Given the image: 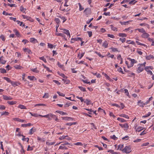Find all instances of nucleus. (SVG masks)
Segmentation results:
<instances>
[{
  "label": "nucleus",
  "mask_w": 154,
  "mask_h": 154,
  "mask_svg": "<svg viewBox=\"0 0 154 154\" xmlns=\"http://www.w3.org/2000/svg\"><path fill=\"white\" fill-rule=\"evenodd\" d=\"M131 151V148L130 146H126L122 150V152H123L126 153H129Z\"/></svg>",
  "instance_id": "obj_1"
},
{
  "label": "nucleus",
  "mask_w": 154,
  "mask_h": 154,
  "mask_svg": "<svg viewBox=\"0 0 154 154\" xmlns=\"http://www.w3.org/2000/svg\"><path fill=\"white\" fill-rule=\"evenodd\" d=\"M137 66L138 67L137 69V73H139L143 70L144 68L143 67V66L141 65L140 64H139Z\"/></svg>",
  "instance_id": "obj_2"
},
{
  "label": "nucleus",
  "mask_w": 154,
  "mask_h": 154,
  "mask_svg": "<svg viewBox=\"0 0 154 154\" xmlns=\"http://www.w3.org/2000/svg\"><path fill=\"white\" fill-rule=\"evenodd\" d=\"M45 118H48V120L50 121L51 119V117L53 118V119H54L55 117H56V115H54L51 113H49L47 115H45Z\"/></svg>",
  "instance_id": "obj_3"
},
{
  "label": "nucleus",
  "mask_w": 154,
  "mask_h": 154,
  "mask_svg": "<svg viewBox=\"0 0 154 154\" xmlns=\"http://www.w3.org/2000/svg\"><path fill=\"white\" fill-rule=\"evenodd\" d=\"M128 59L131 61L130 64L129 65V67H130L133 66L134 63H137V61L134 59H131L130 58H128Z\"/></svg>",
  "instance_id": "obj_4"
},
{
  "label": "nucleus",
  "mask_w": 154,
  "mask_h": 154,
  "mask_svg": "<svg viewBox=\"0 0 154 154\" xmlns=\"http://www.w3.org/2000/svg\"><path fill=\"white\" fill-rule=\"evenodd\" d=\"M91 9L89 8H86L84 11V13L86 15L90 14H91Z\"/></svg>",
  "instance_id": "obj_5"
},
{
  "label": "nucleus",
  "mask_w": 154,
  "mask_h": 154,
  "mask_svg": "<svg viewBox=\"0 0 154 154\" xmlns=\"http://www.w3.org/2000/svg\"><path fill=\"white\" fill-rule=\"evenodd\" d=\"M119 125L122 128H125L127 130L128 129L129 126L127 123H125L124 124H119Z\"/></svg>",
  "instance_id": "obj_6"
},
{
  "label": "nucleus",
  "mask_w": 154,
  "mask_h": 154,
  "mask_svg": "<svg viewBox=\"0 0 154 154\" xmlns=\"http://www.w3.org/2000/svg\"><path fill=\"white\" fill-rule=\"evenodd\" d=\"M11 83V85L14 87L18 86L20 84V83L19 82H14L12 81Z\"/></svg>",
  "instance_id": "obj_7"
},
{
  "label": "nucleus",
  "mask_w": 154,
  "mask_h": 154,
  "mask_svg": "<svg viewBox=\"0 0 154 154\" xmlns=\"http://www.w3.org/2000/svg\"><path fill=\"white\" fill-rule=\"evenodd\" d=\"M14 121H17L21 122H26V121L24 120L21 119L19 118H14Z\"/></svg>",
  "instance_id": "obj_8"
},
{
  "label": "nucleus",
  "mask_w": 154,
  "mask_h": 154,
  "mask_svg": "<svg viewBox=\"0 0 154 154\" xmlns=\"http://www.w3.org/2000/svg\"><path fill=\"white\" fill-rule=\"evenodd\" d=\"M55 35L57 36H60L63 37L65 40H66V38H65V35L62 33H56Z\"/></svg>",
  "instance_id": "obj_9"
},
{
  "label": "nucleus",
  "mask_w": 154,
  "mask_h": 154,
  "mask_svg": "<svg viewBox=\"0 0 154 154\" xmlns=\"http://www.w3.org/2000/svg\"><path fill=\"white\" fill-rule=\"evenodd\" d=\"M149 36V35L148 33H147L145 31V32H144L141 35L142 38H148Z\"/></svg>",
  "instance_id": "obj_10"
},
{
  "label": "nucleus",
  "mask_w": 154,
  "mask_h": 154,
  "mask_svg": "<svg viewBox=\"0 0 154 154\" xmlns=\"http://www.w3.org/2000/svg\"><path fill=\"white\" fill-rule=\"evenodd\" d=\"M30 42L35 44L36 43H38L37 40L34 38H30Z\"/></svg>",
  "instance_id": "obj_11"
},
{
  "label": "nucleus",
  "mask_w": 154,
  "mask_h": 154,
  "mask_svg": "<svg viewBox=\"0 0 154 154\" xmlns=\"http://www.w3.org/2000/svg\"><path fill=\"white\" fill-rule=\"evenodd\" d=\"M138 103L139 105L142 107H143L146 104L143 103V102H141V100H139L138 102Z\"/></svg>",
  "instance_id": "obj_12"
},
{
  "label": "nucleus",
  "mask_w": 154,
  "mask_h": 154,
  "mask_svg": "<svg viewBox=\"0 0 154 154\" xmlns=\"http://www.w3.org/2000/svg\"><path fill=\"white\" fill-rule=\"evenodd\" d=\"M3 99L5 100H11L12 98L10 97H8L6 95H3Z\"/></svg>",
  "instance_id": "obj_13"
},
{
  "label": "nucleus",
  "mask_w": 154,
  "mask_h": 154,
  "mask_svg": "<svg viewBox=\"0 0 154 154\" xmlns=\"http://www.w3.org/2000/svg\"><path fill=\"white\" fill-rule=\"evenodd\" d=\"M36 130L35 128H32L29 130V134H32Z\"/></svg>",
  "instance_id": "obj_14"
},
{
  "label": "nucleus",
  "mask_w": 154,
  "mask_h": 154,
  "mask_svg": "<svg viewBox=\"0 0 154 154\" xmlns=\"http://www.w3.org/2000/svg\"><path fill=\"white\" fill-rule=\"evenodd\" d=\"M23 50L24 52H27L29 54H30L32 53L31 50L28 48H23Z\"/></svg>",
  "instance_id": "obj_15"
},
{
  "label": "nucleus",
  "mask_w": 154,
  "mask_h": 154,
  "mask_svg": "<svg viewBox=\"0 0 154 154\" xmlns=\"http://www.w3.org/2000/svg\"><path fill=\"white\" fill-rule=\"evenodd\" d=\"M136 30H138L139 32L143 33H144V32H145V30L143 28H137L135 29Z\"/></svg>",
  "instance_id": "obj_16"
},
{
  "label": "nucleus",
  "mask_w": 154,
  "mask_h": 154,
  "mask_svg": "<svg viewBox=\"0 0 154 154\" xmlns=\"http://www.w3.org/2000/svg\"><path fill=\"white\" fill-rule=\"evenodd\" d=\"M119 116L121 117H124L127 119H129V117L128 115L124 114H121L119 115Z\"/></svg>",
  "instance_id": "obj_17"
},
{
  "label": "nucleus",
  "mask_w": 154,
  "mask_h": 154,
  "mask_svg": "<svg viewBox=\"0 0 154 154\" xmlns=\"http://www.w3.org/2000/svg\"><path fill=\"white\" fill-rule=\"evenodd\" d=\"M154 58V57L151 55L150 54L149 55L147 56L146 57V60H149L151 59H153Z\"/></svg>",
  "instance_id": "obj_18"
},
{
  "label": "nucleus",
  "mask_w": 154,
  "mask_h": 154,
  "mask_svg": "<svg viewBox=\"0 0 154 154\" xmlns=\"http://www.w3.org/2000/svg\"><path fill=\"white\" fill-rule=\"evenodd\" d=\"M56 112L59 113L62 115H67V114L66 112H64L63 111H60V110H57L56 111Z\"/></svg>",
  "instance_id": "obj_19"
},
{
  "label": "nucleus",
  "mask_w": 154,
  "mask_h": 154,
  "mask_svg": "<svg viewBox=\"0 0 154 154\" xmlns=\"http://www.w3.org/2000/svg\"><path fill=\"white\" fill-rule=\"evenodd\" d=\"M84 102L88 105L91 104V100L89 99H86Z\"/></svg>",
  "instance_id": "obj_20"
},
{
  "label": "nucleus",
  "mask_w": 154,
  "mask_h": 154,
  "mask_svg": "<svg viewBox=\"0 0 154 154\" xmlns=\"http://www.w3.org/2000/svg\"><path fill=\"white\" fill-rule=\"evenodd\" d=\"M62 119L63 120H66V121H69V119H70L71 120H73V119L72 118L70 117H62Z\"/></svg>",
  "instance_id": "obj_21"
},
{
  "label": "nucleus",
  "mask_w": 154,
  "mask_h": 154,
  "mask_svg": "<svg viewBox=\"0 0 154 154\" xmlns=\"http://www.w3.org/2000/svg\"><path fill=\"white\" fill-rule=\"evenodd\" d=\"M102 73L107 79L109 80L110 81H112V79L106 73L104 72H103Z\"/></svg>",
  "instance_id": "obj_22"
},
{
  "label": "nucleus",
  "mask_w": 154,
  "mask_h": 154,
  "mask_svg": "<svg viewBox=\"0 0 154 154\" xmlns=\"http://www.w3.org/2000/svg\"><path fill=\"white\" fill-rule=\"evenodd\" d=\"M32 125L30 123H29L28 124H22L21 125V126L23 127H27L28 126H29L31 125Z\"/></svg>",
  "instance_id": "obj_23"
},
{
  "label": "nucleus",
  "mask_w": 154,
  "mask_h": 154,
  "mask_svg": "<svg viewBox=\"0 0 154 154\" xmlns=\"http://www.w3.org/2000/svg\"><path fill=\"white\" fill-rule=\"evenodd\" d=\"M71 40L72 41H76L80 40V41H82V39L81 38H80V37H76V38H72Z\"/></svg>",
  "instance_id": "obj_24"
},
{
  "label": "nucleus",
  "mask_w": 154,
  "mask_h": 154,
  "mask_svg": "<svg viewBox=\"0 0 154 154\" xmlns=\"http://www.w3.org/2000/svg\"><path fill=\"white\" fill-rule=\"evenodd\" d=\"M108 43L107 42L105 41L104 42L102 46L104 47L105 48H107L108 47Z\"/></svg>",
  "instance_id": "obj_25"
},
{
  "label": "nucleus",
  "mask_w": 154,
  "mask_h": 154,
  "mask_svg": "<svg viewBox=\"0 0 154 154\" xmlns=\"http://www.w3.org/2000/svg\"><path fill=\"white\" fill-rule=\"evenodd\" d=\"M57 17L60 18L61 19L63 20V23H64L66 20V19L64 17L61 16L60 15H57Z\"/></svg>",
  "instance_id": "obj_26"
},
{
  "label": "nucleus",
  "mask_w": 154,
  "mask_h": 154,
  "mask_svg": "<svg viewBox=\"0 0 154 154\" xmlns=\"http://www.w3.org/2000/svg\"><path fill=\"white\" fill-rule=\"evenodd\" d=\"M124 146L123 144H120L119 145L117 150L119 149L120 150H121L122 151L123 150V148Z\"/></svg>",
  "instance_id": "obj_27"
},
{
  "label": "nucleus",
  "mask_w": 154,
  "mask_h": 154,
  "mask_svg": "<svg viewBox=\"0 0 154 154\" xmlns=\"http://www.w3.org/2000/svg\"><path fill=\"white\" fill-rule=\"evenodd\" d=\"M117 120L121 122H125L126 121L124 119L119 117L118 118Z\"/></svg>",
  "instance_id": "obj_28"
},
{
  "label": "nucleus",
  "mask_w": 154,
  "mask_h": 154,
  "mask_svg": "<svg viewBox=\"0 0 154 154\" xmlns=\"http://www.w3.org/2000/svg\"><path fill=\"white\" fill-rule=\"evenodd\" d=\"M149 69H153L152 67V66H146L145 67V69L147 72H148V71H149Z\"/></svg>",
  "instance_id": "obj_29"
},
{
  "label": "nucleus",
  "mask_w": 154,
  "mask_h": 154,
  "mask_svg": "<svg viewBox=\"0 0 154 154\" xmlns=\"http://www.w3.org/2000/svg\"><path fill=\"white\" fill-rule=\"evenodd\" d=\"M18 108L21 109H26V107L24 105L20 104L18 106Z\"/></svg>",
  "instance_id": "obj_30"
},
{
  "label": "nucleus",
  "mask_w": 154,
  "mask_h": 154,
  "mask_svg": "<svg viewBox=\"0 0 154 154\" xmlns=\"http://www.w3.org/2000/svg\"><path fill=\"white\" fill-rule=\"evenodd\" d=\"M63 32L66 35H69V32L68 30L65 29Z\"/></svg>",
  "instance_id": "obj_31"
},
{
  "label": "nucleus",
  "mask_w": 154,
  "mask_h": 154,
  "mask_svg": "<svg viewBox=\"0 0 154 154\" xmlns=\"http://www.w3.org/2000/svg\"><path fill=\"white\" fill-rule=\"evenodd\" d=\"M108 152H109L112 154H118L119 153L116 152H115L113 150H109L108 151Z\"/></svg>",
  "instance_id": "obj_32"
},
{
  "label": "nucleus",
  "mask_w": 154,
  "mask_h": 154,
  "mask_svg": "<svg viewBox=\"0 0 154 154\" xmlns=\"http://www.w3.org/2000/svg\"><path fill=\"white\" fill-rule=\"evenodd\" d=\"M31 70L34 72L38 73L39 72L38 70H37L36 68L34 69H31Z\"/></svg>",
  "instance_id": "obj_33"
},
{
  "label": "nucleus",
  "mask_w": 154,
  "mask_h": 154,
  "mask_svg": "<svg viewBox=\"0 0 154 154\" xmlns=\"http://www.w3.org/2000/svg\"><path fill=\"white\" fill-rule=\"evenodd\" d=\"M14 32L15 33V34L17 35V36L18 37H19L20 34L18 31L16 29H14Z\"/></svg>",
  "instance_id": "obj_34"
},
{
  "label": "nucleus",
  "mask_w": 154,
  "mask_h": 154,
  "mask_svg": "<svg viewBox=\"0 0 154 154\" xmlns=\"http://www.w3.org/2000/svg\"><path fill=\"white\" fill-rule=\"evenodd\" d=\"M1 72L2 73H6L7 72L6 70L4 68H0Z\"/></svg>",
  "instance_id": "obj_35"
},
{
  "label": "nucleus",
  "mask_w": 154,
  "mask_h": 154,
  "mask_svg": "<svg viewBox=\"0 0 154 154\" xmlns=\"http://www.w3.org/2000/svg\"><path fill=\"white\" fill-rule=\"evenodd\" d=\"M111 28L114 31H116L117 30V28L113 26L112 25H110Z\"/></svg>",
  "instance_id": "obj_36"
},
{
  "label": "nucleus",
  "mask_w": 154,
  "mask_h": 154,
  "mask_svg": "<svg viewBox=\"0 0 154 154\" xmlns=\"http://www.w3.org/2000/svg\"><path fill=\"white\" fill-rule=\"evenodd\" d=\"M85 54V52L82 53L81 54L79 53L78 55V57H79L80 59H81V58Z\"/></svg>",
  "instance_id": "obj_37"
},
{
  "label": "nucleus",
  "mask_w": 154,
  "mask_h": 154,
  "mask_svg": "<svg viewBox=\"0 0 154 154\" xmlns=\"http://www.w3.org/2000/svg\"><path fill=\"white\" fill-rule=\"evenodd\" d=\"M54 21H55L56 24H60V21L58 18H56L54 19Z\"/></svg>",
  "instance_id": "obj_38"
},
{
  "label": "nucleus",
  "mask_w": 154,
  "mask_h": 154,
  "mask_svg": "<svg viewBox=\"0 0 154 154\" xmlns=\"http://www.w3.org/2000/svg\"><path fill=\"white\" fill-rule=\"evenodd\" d=\"M3 79L5 80L6 81H7L9 83H11V81L10 79L9 78H8V77H3Z\"/></svg>",
  "instance_id": "obj_39"
},
{
  "label": "nucleus",
  "mask_w": 154,
  "mask_h": 154,
  "mask_svg": "<svg viewBox=\"0 0 154 154\" xmlns=\"http://www.w3.org/2000/svg\"><path fill=\"white\" fill-rule=\"evenodd\" d=\"M7 103L10 105H13L16 103V102L15 101H8L7 102Z\"/></svg>",
  "instance_id": "obj_40"
},
{
  "label": "nucleus",
  "mask_w": 154,
  "mask_h": 154,
  "mask_svg": "<svg viewBox=\"0 0 154 154\" xmlns=\"http://www.w3.org/2000/svg\"><path fill=\"white\" fill-rule=\"evenodd\" d=\"M79 6V10L80 11H82L84 9V8L82 6L80 3H78Z\"/></svg>",
  "instance_id": "obj_41"
},
{
  "label": "nucleus",
  "mask_w": 154,
  "mask_h": 154,
  "mask_svg": "<svg viewBox=\"0 0 154 154\" xmlns=\"http://www.w3.org/2000/svg\"><path fill=\"white\" fill-rule=\"evenodd\" d=\"M61 143H62L61 145H62L63 146V145H70V143H68V142H67L66 141H64L63 142H61Z\"/></svg>",
  "instance_id": "obj_42"
},
{
  "label": "nucleus",
  "mask_w": 154,
  "mask_h": 154,
  "mask_svg": "<svg viewBox=\"0 0 154 154\" xmlns=\"http://www.w3.org/2000/svg\"><path fill=\"white\" fill-rule=\"evenodd\" d=\"M78 88L81 91H82L85 92L86 91V89L85 88L81 86H79Z\"/></svg>",
  "instance_id": "obj_43"
},
{
  "label": "nucleus",
  "mask_w": 154,
  "mask_h": 154,
  "mask_svg": "<svg viewBox=\"0 0 154 154\" xmlns=\"http://www.w3.org/2000/svg\"><path fill=\"white\" fill-rule=\"evenodd\" d=\"M119 36L120 37H126L127 35L123 33H119Z\"/></svg>",
  "instance_id": "obj_44"
},
{
  "label": "nucleus",
  "mask_w": 154,
  "mask_h": 154,
  "mask_svg": "<svg viewBox=\"0 0 154 154\" xmlns=\"http://www.w3.org/2000/svg\"><path fill=\"white\" fill-rule=\"evenodd\" d=\"M62 80L66 84H69L70 83V81L68 80H65L63 79H62Z\"/></svg>",
  "instance_id": "obj_45"
},
{
  "label": "nucleus",
  "mask_w": 154,
  "mask_h": 154,
  "mask_svg": "<svg viewBox=\"0 0 154 154\" xmlns=\"http://www.w3.org/2000/svg\"><path fill=\"white\" fill-rule=\"evenodd\" d=\"M3 58H2V59L0 60V63L3 64H5L6 61L5 60H4Z\"/></svg>",
  "instance_id": "obj_46"
},
{
  "label": "nucleus",
  "mask_w": 154,
  "mask_h": 154,
  "mask_svg": "<svg viewBox=\"0 0 154 154\" xmlns=\"http://www.w3.org/2000/svg\"><path fill=\"white\" fill-rule=\"evenodd\" d=\"M15 68L17 69H21L23 67L18 65H16L14 66Z\"/></svg>",
  "instance_id": "obj_47"
},
{
  "label": "nucleus",
  "mask_w": 154,
  "mask_h": 154,
  "mask_svg": "<svg viewBox=\"0 0 154 154\" xmlns=\"http://www.w3.org/2000/svg\"><path fill=\"white\" fill-rule=\"evenodd\" d=\"M2 14L3 15L7 16V15H11L12 14L11 13H9L7 12H6L5 11H4L3 12Z\"/></svg>",
  "instance_id": "obj_48"
},
{
  "label": "nucleus",
  "mask_w": 154,
  "mask_h": 154,
  "mask_svg": "<svg viewBox=\"0 0 154 154\" xmlns=\"http://www.w3.org/2000/svg\"><path fill=\"white\" fill-rule=\"evenodd\" d=\"M59 74L64 79H66L67 78V77L65 76V75L63 73H60Z\"/></svg>",
  "instance_id": "obj_49"
},
{
  "label": "nucleus",
  "mask_w": 154,
  "mask_h": 154,
  "mask_svg": "<svg viewBox=\"0 0 154 154\" xmlns=\"http://www.w3.org/2000/svg\"><path fill=\"white\" fill-rule=\"evenodd\" d=\"M28 78L31 81H32L35 78V77L33 76H28Z\"/></svg>",
  "instance_id": "obj_50"
},
{
  "label": "nucleus",
  "mask_w": 154,
  "mask_h": 154,
  "mask_svg": "<svg viewBox=\"0 0 154 154\" xmlns=\"http://www.w3.org/2000/svg\"><path fill=\"white\" fill-rule=\"evenodd\" d=\"M9 114V113L7 111H5L4 112H3L2 113L1 115H5V116H8Z\"/></svg>",
  "instance_id": "obj_51"
},
{
  "label": "nucleus",
  "mask_w": 154,
  "mask_h": 154,
  "mask_svg": "<svg viewBox=\"0 0 154 154\" xmlns=\"http://www.w3.org/2000/svg\"><path fill=\"white\" fill-rule=\"evenodd\" d=\"M17 22L18 24L20 26H24L25 25L24 24H23V23L22 22H20L19 21H17Z\"/></svg>",
  "instance_id": "obj_52"
},
{
  "label": "nucleus",
  "mask_w": 154,
  "mask_h": 154,
  "mask_svg": "<svg viewBox=\"0 0 154 154\" xmlns=\"http://www.w3.org/2000/svg\"><path fill=\"white\" fill-rule=\"evenodd\" d=\"M111 49L113 52H115L116 51L119 52L117 49V48H111Z\"/></svg>",
  "instance_id": "obj_53"
},
{
  "label": "nucleus",
  "mask_w": 154,
  "mask_h": 154,
  "mask_svg": "<svg viewBox=\"0 0 154 154\" xmlns=\"http://www.w3.org/2000/svg\"><path fill=\"white\" fill-rule=\"evenodd\" d=\"M66 137H68V136H62L60 137L59 139L60 140H62L63 139H65Z\"/></svg>",
  "instance_id": "obj_54"
},
{
  "label": "nucleus",
  "mask_w": 154,
  "mask_h": 154,
  "mask_svg": "<svg viewBox=\"0 0 154 154\" xmlns=\"http://www.w3.org/2000/svg\"><path fill=\"white\" fill-rule=\"evenodd\" d=\"M143 129V128L141 127H139L136 130V131L140 132Z\"/></svg>",
  "instance_id": "obj_55"
},
{
  "label": "nucleus",
  "mask_w": 154,
  "mask_h": 154,
  "mask_svg": "<svg viewBox=\"0 0 154 154\" xmlns=\"http://www.w3.org/2000/svg\"><path fill=\"white\" fill-rule=\"evenodd\" d=\"M39 58L40 59L43 61L45 63L47 62L46 59L44 57H39Z\"/></svg>",
  "instance_id": "obj_56"
},
{
  "label": "nucleus",
  "mask_w": 154,
  "mask_h": 154,
  "mask_svg": "<svg viewBox=\"0 0 154 154\" xmlns=\"http://www.w3.org/2000/svg\"><path fill=\"white\" fill-rule=\"evenodd\" d=\"M57 93L59 94V95L60 96L63 97H64L65 96V94L63 93H61L59 91H57Z\"/></svg>",
  "instance_id": "obj_57"
},
{
  "label": "nucleus",
  "mask_w": 154,
  "mask_h": 154,
  "mask_svg": "<svg viewBox=\"0 0 154 154\" xmlns=\"http://www.w3.org/2000/svg\"><path fill=\"white\" fill-rule=\"evenodd\" d=\"M49 97V94L48 93H45L44 95L43 96V98H48Z\"/></svg>",
  "instance_id": "obj_58"
},
{
  "label": "nucleus",
  "mask_w": 154,
  "mask_h": 154,
  "mask_svg": "<svg viewBox=\"0 0 154 154\" xmlns=\"http://www.w3.org/2000/svg\"><path fill=\"white\" fill-rule=\"evenodd\" d=\"M95 53L97 55H98L100 57H101L102 58H103L104 57V56L101 55V54L99 52H98L97 51H95Z\"/></svg>",
  "instance_id": "obj_59"
},
{
  "label": "nucleus",
  "mask_w": 154,
  "mask_h": 154,
  "mask_svg": "<svg viewBox=\"0 0 154 154\" xmlns=\"http://www.w3.org/2000/svg\"><path fill=\"white\" fill-rule=\"evenodd\" d=\"M42 65L43 66V67L46 69V70L48 71L49 72H50L51 71V70H50L49 68L47 67L44 64H42Z\"/></svg>",
  "instance_id": "obj_60"
},
{
  "label": "nucleus",
  "mask_w": 154,
  "mask_h": 154,
  "mask_svg": "<svg viewBox=\"0 0 154 154\" xmlns=\"http://www.w3.org/2000/svg\"><path fill=\"white\" fill-rule=\"evenodd\" d=\"M111 138L112 139L115 140H117L118 139V138L116 137L115 135H113L112 136H111Z\"/></svg>",
  "instance_id": "obj_61"
},
{
  "label": "nucleus",
  "mask_w": 154,
  "mask_h": 154,
  "mask_svg": "<svg viewBox=\"0 0 154 154\" xmlns=\"http://www.w3.org/2000/svg\"><path fill=\"white\" fill-rule=\"evenodd\" d=\"M151 114V113L149 112L147 114H146L145 115H144L143 117L144 118L147 117L148 116H149Z\"/></svg>",
  "instance_id": "obj_62"
},
{
  "label": "nucleus",
  "mask_w": 154,
  "mask_h": 154,
  "mask_svg": "<svg viewBox=\"0 0 154 154\" xmlns=\"http://www.w3.org/2000/svg\"><path fill=\"white\" fill-rule=\"evenodd\" d=\"M74 144L75 145H78V146H82L83 144L81 142H77L76 143H75Z\"/></svg>",
  "instance_id": "obj_63"
},
{
  "label": "nucleus",
  "mask_w": 154,
  "mask_h": 154,
  "mask_svg": "<svg viewBox=\"0 0 154 154\" xmlns=\"http://www.w3.org/2000/svg\"><path fill=\"white\" fill-rule=\"evenodd\" d=\"M57 64V66L60 68H62L63 66V65L61 64L59 62H58Z\"/></svg>",
  "instance_id": "obj_64"
}]
</instances>
